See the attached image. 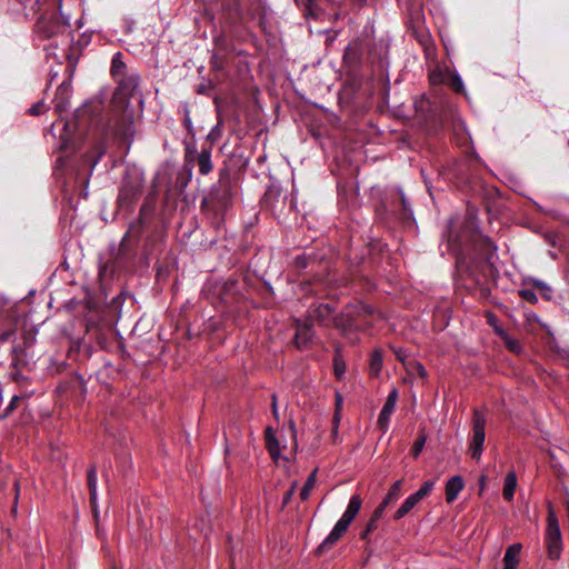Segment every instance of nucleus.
<instances>
[{
    "label": "nucleus",
    "mask_w": 569,
    "mask_h": 569,
    "mask_svg": "<svg viewBox=\"0 0 569 569\" xmlns=\"http://www.w3.org/2000/svg\"><path fill=\"white\" fill-rule=\"evenodd\" d=\"M362 506V499L360 495L351 496L349 503L342 517L337 521L330 533L326 539L318 546L316 553L322 555L329 551L332 547L343 537L349 526L359 513Z\"/></svg>",
    "instance_id": "f257e3e1"
},
{
    "label": "nucleus",
    "mask_w": 569,
    "mask_h": 569,
    "mask_svg": "<svg viewBox=\"0 0 569 569\" xmlns=\"http://www.w3.org/2000/svg\"><path fill=\"white\" fill-rule=\"evenodd\" d=\"M183 166L188 172L189 179L192 176V169L198 167L201 176H208L213 171L211 146H202L198 150L194 141L183 142Z\"/></svg>",
    "instance_id": "f03ea898"
},
{
    "label": "nucleus",
    "mask_w": 569,
    "mask_h": 569,
    "mask_svg": "<svg viewBox=\"0 0 569 569\" xmlns=\"http://www.w3.org/2000/svg\"><path fill=\"white\" fill-rule=\"evenodd\" d=\"M233 192L227 171L221 172L219 180L214 183L208 197L202 201V206L211 208L217 214L223 213L232 206Z\"/></svg>",
    "instance_id": "7ed1b4c3"
},
{
    "label": "nucleus",
    "mask_w": 569,
    "mask_h": 569,
    "mask_svg": "<svg viewBox=\"0 0 569 569\" xmlns=\"http://www.w3.org/2000/svg\"><path fill=\"white\" fill-rule=\"evenodd\" d=\"M485 428V413L479 409H475L472 416V435L469 440L468 452L476 461H480L483 451V443L486 439Z\"/></svg>",
    "instance_id": "20e7f679"
},
{
    "label": "nucleus",
    "mask_w": 569,
    "mask_h": 569,
    "mask_svg": "<svg viewBox=\"0 0 569 569\" xmlns=\"http://www.w3.org/2000/svg\"><path fill=\"white\" fill-rule=\"evenodd\" d=\"M68 22L62 21L56 14L41 16L34 23L33 32L39 40H49L62 34Z\"/></svg>",
    "instance_id": "39448f33"
},
{
    "label": "nucleus",
    "mask_w": 569,
    "mask_h": 569,
    "mask_svg": "<svg viewBox=\"0 0 569 569\" xmlns=\"http://www.w3.org/2000/svg\"><path fill=\"white\" fill-rule=\"evenodd\" d=\"M335 313V308L330 303H319L312 305L308 310V319L311 321H318V323L322 326H329L332 321V316ZM336 327L342 328L346 327L338 320L333 319Z\"/></svg>",
    "instance_id": "423d86ee"
},
{
    "label": "nucleus",
    "mask_w": 569,
    "mask_h": 569,
    "mask_svg": "<svg viewBox=\"0 0 569 569\" xmlns=\"http://www.w3.org/2000/svg\"><path fill=\"white\" fill-rule=\"evenodd\" d=\"M397 400H398V391H397V389L393 388L389 392V395L386 399V402L383 403V407L378 417L377 425L382 432H386L389 428L390 417L396 409Z\"/></svg>",
    "instance_id": "0eeeda50"
},
{
    "label": "nucleus",
    "mask_w": 569,
    "mask_h": 569,
    "mask_svg": "<svg viewBox=\"0 0 569 569\" xmlns=\"http://www.w3.org/2000/svg\"><path fill=\"white\" fill-rule=\"evenodd\" d=\"M72 94L71 81H63L56 90L53 98L54 109L61 113L66 111L70 106V98Z\"/></svg>",
    "instance_id": "6e6552de"
},
{
    "label": "nucleus",
    "mask_w": 569,
    "mask_h": 569,
    "mask_svg": "<svg viewBox=\"0 0 569 569\" xmlns=\"http://www.w3.org/2000/svg\"><path fill=\"white\" fill-rule=\"evenodd\" d=\"M313 337L312 325L297 321L295 343L298 349H306Z\"/></svg>",
    "instance_id": "1a4fd4ad"
},
{
    "label": "nucleus",
    "mask_w": 569,
    "mask_h": 569,
    "mask_svg": "<svg viewBox=\"0 0 569 569\" xmlns=\"http://www.w3.org/2000/svg\"><path fill=\"white\" fill-rule=\"evenodd\" d=\"M141 194V187L139 184H123L120 188L118 201L122 206H131Z\"/></svg>",
    "instance_id": "9d476101"
},
{
    "label": "nucleus",
    "mask_w": 569,
    "mask_h": 569,
    "mask_svg": "<svg viewBox=\"0 0 569 569\" xmlns=\"http://www.w3.org/2000/svg\"><path fill=\"white\" fill-rule=\"evenodd\" d=\"M17 320L8 316L3 320L0 319V342H8L14 339L17 332Z\"/></svg>",
    "instance_id": "9b49d317"
},
{
    "label": "nucleus",
    "mask_w": 569,
    "mask_h": 569,
    "mask_svg": "<svg viewBox=\"0 0 569 569\" xmlns=\"http://www.w3.org/2000/svg\"><path fill=\"white\" fill-rule=\"evenodd\" d=\"M465 482L460 476L451 477L446 483V500L447 502H453L460 491L463 489Z\"/></svg>",
    "instance_id": "f8f14e48"
},
{
    "label": "nucleus",
    "mask_w": 569,
    "mask_h": 569,
    "mask_svg": "<svg viewBox=\"0 0 569 569\" xmlns=\"http://www.w3.org/2000/svg\"><path fill=\"white\" fill-rule=\"evenodd\" d=\"M264 440L266 447L270 455V457L277 461L280 457V443L274 435V431L271 427H267L264 430Z\"/></svg>",
    "instance_id": "ddd939ff"
},
{
    "label": "nucleus",
    "mask_w": 569,
    "mask_h": 569,
    "mask_svg": "<svg viewBox=\"0 0 569 569\" xmlns=\"http://www.w3.org/2000/svg\"><path fill=\"white\" fill-rule=\"evenodd\" d=\"M521 548L520 543H513L507 548L503 557V569H517Z\"/></svg>",
    "instance_id": "4468645a"
},
{
    "label": "nucleus",
    "mask_w": 569,
    "mask_h": 569,
    "mask_svg": "<svg viewBox=\"0 0 569 569\" xmlns=\"http://www.w3.org/2000/svg\"><path fill=\"white\" fill-rule=\"evenodd\" d=\"M547 533H546V540L547 539H561V532L558 519L555 515L552 506L549 503V510H548V517H547Z\"/></svg>",
    "instance_id": "2eb2a0df"
},
{
    "label": "nucleus",
    "mask_w": 569,
    "mask_h": 569,
    "mask_svg": "<svg viewBox=\"0 0 569 569\" xmlns=\"http://www.w3.org/2000/svg\"><path fill=\"white\" fill-rule=\"evenodd\" d=\"M383 357L380 349H375L370 355L369 373L372 377H378L382 370Z\"/></svg>",
    "instance_id": "dca6fc26"
},
{
    "label": "nucleus",
    "mask_w": 569,
    "mask_h": 569,
    "mask_svg": "<svg viewBox=\"0 0 569 569\" xmlns=\"http://www.w3.org/2000/svg\"><path fill=\"white\" fill-rule=\"evenodd\" d=\"M517 487V476L513 471L507 473L503 483L502 495L507 501H511Z\"/></svg>",
    "instance_id": "f3484780"
},
{
    "label": "nucleus",
    "mask_w": 569,
    "mask_h": 569,
    "mask_svg": "<svg viewBox=\"0 0 569 569\" xmlns=\"http://www.w3.org/2000/svg\"><path fill=\"white\" fill-rule=\"evenodd\" d=\"M418 502H420V500H418L413 493L407 497L399 509L395 512L393 519L399 520L403 518L417 506Z\"/></svg>",
    "instance_id": "a211bd4d"
},
{
    "label": "nucleus",
    "mask_w": 569,
    "mask_h": 569,
    "mask_svg": "<svg viewBox=\"0 0 569 569\" xmlns=\"http://www.w3.org/2000/svg\"><path fill=\"white\" fill-rule=\"evenodd\" d=\"M87 480H88V487H89V492H90V502H91L92 507H94L96 501H97V483H98L96 466H91L88 469Z\"/></svg>",
    "instance_id": "6ab92c4d"
},
{
    "label": "nucleus",
    "mask_w": 569,
    "mask_h": 569,
    "mask_svg": "<svg viewBox=\"0 0 569 569\" xmlns=\"http://www.w3.org/2000/svg\"><path fill=\"white\" fill-rule=\"evenodd\" d=\"M117 81L123 91L131 94L139 84V77L137 74L124 77L123 74L122 77L117 78Z\"/></svg>",
    "instance_id": "aec40b11"
},
{
    "label": "nucleus",
    "mask_w": 569,
    "mask_h": 569,
    "mask_svg": "<svg viewBox=\"0 0 569 569\" xmlns=\"http://www.w3.org/2000/svg\"><path fill=\"white\" fill-rule=\"evenodd\" d=\"M402 485H403L402 479H399L396 482H393V485L390 487L389 491L382 499L385 505H390V503L395 502L396 500H398V498L401 495Z\"/></svg>",
    "instance_id": "412c9836"
},
{
    "label": "nucleus",
    "mask_w": 569,
    "mask_h": 569,
    "mask_svg": "<svg viewBox=\"0 0 569 569\" xmlns=\"http://www.w3.org/2000/svg\"><path fill=\"white\" fill-rule=\"evenodd\" d=\"M428 79L431 86L442 84L447 82V72L439 66H436L429 71Z\"/></svg>",
    "instance_id": "4be33fe9"
},
{
    "label": "nucleus",
    "mask_w": 569,
    "mask_h": 569,
    "mask_svg": "<svg viewBox=\"0 0 569 569\" xmlns=\"http://www.w3.org/2000/svg\"><path fill=\"white\" fill-rule=\"evenodd\" d=\"M500 338L503 340L506 348L510 352L515 355H521L523 352L521 342L515 338H511L507 332L502 333Z\"/></svg>",
    "instance_id": "5701e85b"
},
{
    "label": "nucleus",
    "mask_w": 569,
    "mask_h": 569,
    "mask_svg": "<svg viewBox=\"0 0 569 569\" xmlns=\"http://www.w3.org/2000/svg\"><path fill=\"white\" fill-rule=\"evenodd\" d=\"M316 481H317V469L313 470L307 478L303 487L301 488V491H300V498L301 500H307L311 493V491L313 490L315 488V485H316Z\"/></svg>",
    "instance_id": "b1692460"
},
{
    "label": "nucleus",
    "mask_w": 569,
    "mask_h": 569,
    "mask_svg": "<svg viewBox=\"0 0 569 569\" xmlns=\"http://www.w3.org/2000/svg\"><path fill=\"white\" fill-rule=\"evenodd\" d=\"M126 64L121 60V53L117 52L111 62V73L114 78L122 77L124 74Z\"/></svg>",
    "instance_id": "393cba45"
},
{
    "label": "nucleus",
    "mask_w": 569,
    "mask_h": 569,
    "mask_svg": "<svg viewBox=\"0 0 569 569\" xmlns=\"http://www.w3.org/2000/svg\"><path fill=\"white\" fill-rule=\"evenodd\" d=\"M548 555L551 559H559L562 550L561 539H547L546 540Z\"/></svg>",
    "instance_id": "a878e982"
},
{
    "label": "nucleus",
    "mask_w": 569,
    "mask_h": 569,
    "mask_svg": "<svg viewBox=\"0 0 569 569\" xmlns=\"http://www.w3.org/2000/svg\"><path fill=\"white\" fill-rule=\"evenodd\" d=\"M485 318L487 323L493 329L495 333L497 336H502V333L506 332V330L499 325L497 316L491 311H486Z\"/></svg>",
    "instance_id": "bb28decb"
},
{
    "label": "nucleus",
    "mask_w": 569,
    "mask_h": 569,
    "mask_svg": "<svg viewBox=\"0 0 569 569\" xmlns=\"http://www.w3.org/2000/svg\"><path fill=\"white\" fill-rule=\"evenodd\" d=\"M433 487H435V480H427L422 483V486L413 495L418 500L421 501L423 498H426L427 496L430 495Z\"/></svg>",
    "instance_id": "cd10ccee"
},
{
    "label": "nucleus",
    "mask_w": 569,
    "mask_h": 569,
    "mask_svg": "<svg viewBox=\"0 0 569 569\" xmlns=\"http://www.w3.org/2000/svg\"><path fill=\"white\" fill-rule=\"evenodd\" d=\"M333 371L338 379H341L346 372V363L338 353L333 357Z\"/></svg>",
    "instance_id": "c85d7f7f"
},
{
    "label": "nucleus",
    "mask_w": 569,
    "mask_h": 569,
    "mask_svg": "<svg viewBox=\"0 0 569 569\" xmlns=\"http://www.w3.org/2000/svg\"><path fill=\"white\" fill-rule=\"evenodd\" d=\"M426 441H427V436L425 435V432H421L418 438L416 439L412 448H411V455L413 458H417L421 451L423 450V447L426 445Z\"/></svg>",
    "instance_id": "c756f323"
},
{
    "label": "nucleus",
    "mask_w": 569,
    "mask_h": 569,
    "mask_svg": "<svg viewBox=\"0 0 569 569\" xmlns=\"http://www.w3.org/2000/svg\"><path fill=\"white\" fill-rule=\"evenodd\" d=\"M448 84L457 92V93H463L465 92V86L459 74L453 73L450 76V79L448 80Z\"/></svg>",
    "instance_id": "7c9ffc66"
},
{
    "label": "nucleus",
    "mask_w": 569,
    "mask_h": 569,
    "mask_svg": "<svg viewBox=\"0 0 569 569\" xmlns=\"http://www.w3.org/2000/svg\"><path fill=\"white\" fill-rule=\"evenodd\" d=\"M220 136H221V129H220V126L217 124L207 134V137H206L207 144L206 146H211V150H212L213 144L217 142V140L220 138Z\"/></svg>",
    "instance_id": "2f4dec72"
},
{
    "label": "nucleus",
    "mask_w": 569,
    "mask_h": 569,
    "mask_svg": "<svg viewBox=\"0 0 569 569\" xmlns=\"http://www.w3.org/2000/svg\"><path fill=\"white\" fill-rule=\"evenodd\" d=\"M519 296L526 300L527 302L531 303V305H535L538 302V297L536 295V292L531 289H521L519 290Z\"/></svg>",
    "instance_id": "473e14b6"
},
{
    "label": "nucleus",
    "mask_w": 569,
    "mask_h": 569,
    "mask_svg": "<svg viewBox=\"0 0 569 569\" xmlns=\"http://www.w3.org/2000/svg\"><path fill=\"white\" fill-rule=\"evenodd\" d=\"M21 398L19 396H13L9 402V405L6 407L4 411L0 413L2 419L9 417L17 408L18 403L20 402Z\"/></svg>",
    "instance_id": "72a5a7b5"
},
{
    "label": "nucleus",
    "mask_w": 569,
    "mask_h": 569,
    "mask_svg": "<svg viewBox=\"0 0 569 569\" xmlns=\"http://www.w3.org/2000/svg\"><path fill=\"white\" fill-rule=\"evenodd\" d=\"M350 3L353 6V7H357L359 9L363 8V7H375L378 2V0H349Z\"/></svg>",
    "instance_id": "f704fd0d"
},
{
    "label": "nucleus",
    "mask_w": 569,
    "mask_h": 569,
    "mask_svg": "<svg viewBox=\"0 0 569 569\" xmlns=\"http://www.w3.org/2000/svg\"><path fill=\"white\" fill-rule=\"evenodd\" d=\"M309 264V260L305 254L297 256L293 260V266L297 269H306Z\"/></svg>",
    "instance_id": "c9c22d12"
},
{
    "label": "nucleus",
    "mask_w": 569,
    "mask_h": 569,
    "mask_svg": "<svg viewBox=\"0 0 569 569\" xmlns=\"http://www.w3.org/2000/svg\"><path fill=\"white\" fill-rule=\"evenodd\" d=\"M377 529V521L375 519H369L366 529L361 532V539H367L369 533Z\"/></svg>",
    "instance_id": "e433bc0d"
},
{
    "label": "nucleus",
    "mask_w": 569,
    "mask_h": 569,
    "mask_svg": "<svg viewBox=\"0 0 569 569\" xmlns=\"http://www.w3.org/2000/svg\"><path fill=\"white\" fill-rule=\"evenodd\" d=\"M10 353L12 356V365L16 366V363L19 360L20 356L23 353V349L20 346L12 345L11 349H10Z\"/></svg>",
    "instance_id": "4c0bfd02"
},
{
    "label": "nucleus",
    "mask_w": 569,
    "mask_h": 569,
    "mask_svg": "<svg viewBox=\"0 0 569 569\" xmlns=\"http://www.w3.org/2000/svg\"><path fill=\"white\" fill-rule=\"evenodd\" d=\"M396 358L401 361L402 363H405L406 359L408 358V352L406 349L403 348H396V347H391Z\"/></svg>",
    "instance_id": "58836bf2"
},
{
    "label": "nucleus",
    "mask_w": 569,
    "mask_h": 569,
    "mask_svg": "<svg viewBox=\"0 0 569 569\" xmlns=\"http://www.w3.org/2000/svg\"><path fill=\"white\" fill-rule=\"evenodd\" d=\"M388 506L389 505H385V502L381 501L380 505L375 509L370 519H375V521L378 522V520L381 518V516L383 515V512Z\"/></svg>",
    "instance_id": "ea45409f"
},
{
    "label": "nucleus",
    "mask_w": 569,
    "mask_h": 569,
    "mask_svg": "<svg viewBox=\"0 0 569 569\" xmlns=\"http://www.w3.org/2000/svg\"><path fill=\"white\" fill-rule=\"evenodd\" d=\"M44 111V103L39 101L37 103H34L30 109H29V114L31 116H40L42 114Z\"/></svg>",
    "instance_id": "a19ab883"
},
{
    "label": "nucleus",
    "mask_w": 569,
    "mask_h": 569,
    "mask_svg": "<svg viewBox=\"0 0 569 569\" xmlns=\"http://www.w3.org/2000/svg\"><path fill=\"white\" fill-rule=\"evenodd\" d=\"M297 485H298L297 481H295L292 483L291 488L284 493V496H283V505H287L291 500V498H292V496H293V493L296 491Z\"/></svg>",
    "instance_id": "79ce46f5"
},
{
    "label": "nucleus",
    "mask_w": 569,
    "mask_h": 569,
    "mask_svg": "<svg viewBox=\"0 0 569 569\" xmlns=\"http://www.w3.org/2000/svg\"><path fill=\"white\" fill-rule=\"evenodd\" d=\"M183 124L188 131V133L191 136V137H194V129H193V126H192V121L190 119V117L187 114L184 120H183Z\"/></svg>",
    "instance_id": "37998d69"
},
{
    "label": "nucleus",
    "mask_w": 569,
    "mask_h": 569,
    "mask_svg": "<svg viewBox=\"0 0 569 569\" xmlns=\"http://www.w3.org/2000/svg\"><path fill=\"white\" fill-rule=\"evenodd\" d=\"M271 410L272 415L276 419H278L279 412H278V406H277V395L272 393L271 396Z\"/></svg>",
    "instance_id": "c03bdc74"
},
{
    "label": "nucleus",
    "mask_w": 569,
    "mask_h": 569,
    "mask_svg": "<svg viewBox=\"0 0 569 569\" xmlns=\"http://www.w3.org/2000/svg\"><path fill=\"white\" fill-rule=\"evenodd\" d=\"M413 368L417 370V373H418L421 378H426V377H427V370H426V368L422 366V363H420V362H415V363H413Z\"/></svg>",
    "instance_id": "a18cd8bd"
},
{
    "label": "nucleus",
    "mask_w": 569,
    "mask_h": 569,
    "mask_svg": "<svg viewBox=\"0 0 569 569\" xmlns=\"http://www.w3.org/2000/svg\"><path fill=\"white\" fill-rule=\"evenodd\" d=\"M485 250L488 251V253H493L497 250V247L493 244V242L489 239H485Z\"/></svg>",
    "instance_id": "49530a36"
},
{
    "label": "nucleus",
    "mask_w": 569,
    "mask_h": 569,
    "mask_svg": "<svg viewBox=\"0 0 569 569\" xmlns=\"http://www.w3.org/2000/svg\"><path fill=\"white\" fill-rule=\"evenodd\" d=\"M27 2H30L31 3V10L33 12H37L39 10V4H40V0H26L23 2V6L26 7L27 6Z\"/></svg>",
    "instance_id": "de8ad7c7"
},
{
    "label": "nucleus",
    "mask_w": 569,
    "mask_h": 569,
    "mask_svg": "<svg viewBox=\"0 0 569 569\" xmlns=\"http://www.w3.org/2000/svg\"><path fill=\"white\" fill-rule=\"evenodd\" d=\"M296 1H297L298 3H300V4L305 6V7H307L308 9H311L312 2H313L315 0H296Z\"/></svg>",
    "instance_id": "09e8293b"
},
{
    "label": "nucleus",
    "mask_w": 569,
    "mask_h": 569,
    "mask_svg": "<svg viewBox=\"0 0 569 569\" xmlns=\"http://www.w3.org/2000/svg\"><path fill=\"white\" fill-rule=\"evenodd\" d=\"M479 486H480V495L482 493V491L485 490V486H486V476H481L480 479H479Z\"/></svg>",
    "instance_id": "8fccbe9b"
},
{
    "label": "nucleus",
    "mask_w": 569,
    "mask_h": 569,
    "mask_svg": "<svg viewBox=\"0 0 569 569\" xmlns=\"http://www.w3.org/2000/svg\"><path fill=\"white\" fill-rule=\"evenodd\" d=\"M289 427H290V430L292 431V433H296V425L292 420L289 422Z\"/></svg>",
    "instance_id": "3c124183"
},
{
    "label": "nucleus",
    "mask_w": 569,
    "mask_h": 569,
    "mask_svg": "<svg viewBox=\"0 0 569 569\" xmlns=\"http://www.w3.org/2000/svg\"><path fill=\"white\" fill-rule=\"evenodd\" d=\"M533 284H535L536 288H542L543 287V283L541 281H535Z\"/></svg>",
    "instance_id": "603ef678"
},
{
    "label": "nucleus",
    "mask_w": 569,
    "mask_h": 569,
    "mask_svg": "<svg viewBox=\"0 0 569 569\" xmlns=\"http://www.w3.org/2000/svg\"><path fill=\"white\" fill-rule=\"evenodd\" d=\"M350 51H351V49H350V48H347V49H346L345 57H343L345 59H347V57L349 56V52H350Z\"/></svg>",
    "instance_id": "864d4df0"
},
{
    "label": "nucleus",
    "mask_w": 569,
    "mask_h": 569,
    "mask_svg": "<svg viewBox=\"0 0 569 569\" xmlns=\"http://www.w3.org/2000/svg\"><path fill=\"white\" fill-rule=\"evenodd\" d=\"M14 488H16V491L18 492L19 491V483L18 482L14 483ZM17 498H18V493L16 495V499Z\"/></svg>",
    "instance_id": "5fc2aeb1"
},
{
    "label": "nucleus",
    "mask_w": 569,
    "mask_h": 569,
    "mask_svg": "<svg viewBox=\"0 0 569 569\" xmlns=\"http://www.w3.org/2000/svg\"><path fill=\"white\" fill-rule=\"evenodd\" d=\"M100 158H101V154H99V156L97 157V159L93 161L92 166H96V164L98 163V161L100 160Z\"/></svg>",
    "instance_id": "6e6d98bb"
},
{
    "label": "nucleus",
    "mask_w": 569,
    "mask_h": 569,
    "mask_svg": "<svg viewBox=\"0 0 569 569\" xmlns=\"http://www.w3.org/2000/svg\"><path fill=\"white\" fill-rule=\"evenodd\" d=\"M341 402V397L338 395L337 396V403L339 405Z\"/></svg>",
    "instance_id": "4d7b16f0"
},
{
    "label": "nucleus",
    "mask_w": 569,
    "mask_h": 569,
    "mask_svg": "<svg viewBox=\"0 0 569 569\" xmlns=\"http://www.w3.org/2000/svg\"><path fill=\"white\" fill-rule=\"evenodd\" d=\"M402 203H403V207L406 208L407 207V202H406L405 198H402Z\"/></svg>",
    "instance_id": "13d9d810"
},
{
    "label": "nucleus",
    "mask_w": 569,
    "mask_h": 569,
    "mask_svg": "<svg viewBox=\"0 0 569 569\" xmlns=\"http://www.w3.org/2000/svg\"><path fill=\"white\" fill-rule=\"evenodd\" d=\"M2 419V417L0 416V420Z\"/></svg>",
    "instance_id": "bf43d9fd"
}]
</instances>
